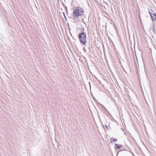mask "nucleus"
Listing matches in <instances>:
<instances>
[{
    "label": "nucleus",
    "instance_id": "obj_1",
    "mask_svg": "<svg viewBox=\"0 0 156 156\" xmlns=\"http://www.w3.org/2000/svg\"><path fill=\"white\" fill-rule=\"evenodd\" d=\"M86 33L84 32L81 33L79 35V38L80 39V41L83 44H85L86 43Z\"/></svg>",
    "mask_w": 156,
    "mask_h": 156
},
{
    "label": "nucleus",
    "instance_id": "obj_2",
    "mask_svg": "<svg viewBox=\"0 0 156 156\" xmlns=\"http://www.w3.org/2000/svg\"><path fill=\"white\" fill-rule=\"evenodd\" d=\"M149 12L153 21H155L156 20V13L152 10H150Z\"/></svg>",
    "mask_w": 156,
    "mask_h": 156
},
{
    "label": "nucleus",
    "instance_id": "obj_3",
    "mask_svg": "<svg viewBox=\"0 0 156 156\" xmlns=\"http://www.w3.org/2000/svg\"><path fill=\"white\" fill-rule=\"evenodd\" d=\"M73 14V18L75 20L76 19H77L78 16V9H75L74 10Z\"/></svg>",
    "mask_w": 156,
    "mask_h": 156
},
{
    "label": "nucleus",
    "instance_id": "obj_4",
    "mask_svg": "<svg viewBox=\"0 0 156 156\" xmlns=\"http://www.w3.org/2000/svg\"><path fill=\"white\" fill-rule=\"evenodd\" d=\"M84 12V10L83 8H81L80 9H79V16L83 15Z\"/></svg>",
    "mask_w": 156,
    "mask_h": 156
},
{
    "label": "nucleus",
    "instance_id": "obj_5",
    "mask_svg": "<svg viewBox=\"0 0 156 156\" xmlns=\"http://www.w3.org/2000/svg\"><path fill=\"white\" fill-rule=\"evenodd\" d=\"M116 147L118 149H120V148L122 147V145H119L117 144H115Z\"/></svg>",
    "mask_w": 156,
    "mask_h": 156
},
{
    "label": "nucleus",
    "instance_id": "obj_6",
    "mask_svg": "<svg viewBox=\"0 0 156 156\" xmlns=\"http://www.w3.org/2000/svg\"><path fill=\"white\" fill-rule=\"evenodd\" d=\"M113 140L114 142H115L117 141V139H113Z\"/></svg>",
    "mask_w": 156,
    "mask_h": 156
}]
</instances>
